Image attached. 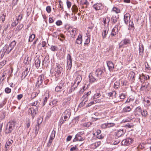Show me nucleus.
<instances>
[{
  "label": "nucleus",
  "mask_w": 151,
  "mask_h": 151,
  "mask_svg": "<svg viewBox=\"0 0 151 151\" xmlns=\"http://www.w3.org/2000/svg\"><path fill=\"white\" fill-rule=\"evenodd\" d=\"M16 122L14 120L8 122L6 126L4 132L7 135L12 132L15 127Z\"/></svg>",
  "instance_id": "obj_1"
},
{
  "label": "nucleus",
  "mask_w": 151,
  "mask_h": 151,
  "mask_svg": "<svg viewBox=\"0 0 151 151\" xmlns=\"http://www.w3.org/2000/svg\"><path fill=\"white\" fill-rule=\"evenodd\" d=\"M71 115L70 111L69 109H66L62 114V116L65 120H68Z\"/></svg>",
  "instance_id": "obj_2"
},
{
  "label": "nucleus",
  "mask_w": 151,
  "mask_h": 151,
  "mask_svg": "<svg viewBox=\"0 0 151 151\" xmlns=\"http://www.w3.org/2000/svg\"><path fill=\"white\" fill-rule=\"evenodd\" d=\"M104 73V70L100 69H97L95 72V76L97 77L98 79H101L103 76Z\"/></svg>",
  "instance_id": "obj_3"
},
{
  "label": "nucleus",
  "mask_w": 151,
  "mask_h": 151,
  "mask_svg": "<svg viewBox=\"0 0 151 151\" xmlns=\"http://www.w3.org/2000/svg\"><path fill=\"white\" fill-rule=\"evenodd\" d=\"M38 109L37 108H30L28 110L29 114H30L32 116V119H33L37 113Z\"/></svg>",
  "instance_id": "obj_4"
},
{
  "label": "nucleus",
  "mask_w": 151,
  "mask_h": 151,
  "mask_svg": "<svg viewBox=\"0 0 151 151\" xmlns=\"http://www.w3.org/2000/svg\"><path fill=\"white\" fill-rule=\"evenodd\" d=\"M93 7L96 11L99 10L104 9V4L101 3H98L94 4Z\"/></svg>",
  "instance_id": "obj_5"
},
{
  "label": "nucleus",
  "mask_w": 151,
  "mask_h": 151,
  "mask_svg": "<svg viewBox=\"0 0 151 151\" xmlns=\"http://www.w3.org/2000/svg\"><path fill=\"white\" fill-rule=\"evenodd\" d=\"M55 131L53 130L51 132L49 140L47 143V146L48 147H50L52 141L55 137Z\"/></svg>",
  "instance_id": "obj_6"
},
{
  "label": "nucleus",
  "mask_w": 151,
  "mask_h": 151,
  "mask_svg": "<svg viewBox=\"0 0 151 151\" xmlns=\"http://www.w3.org/2000/svg\"><path fill=\"white\" fill-rule=\"evenodd\" d=\"M70 97L64 99L63 100L62 106L64 108L67 107L70 104Z\"/></svg>",
  "instance_id": "obj_7"
},
{
  "label": "nucleus",
  "mask_w": 151,
  "mask_h": 151,
  "mask_svg": "<svg viewBox=\"0 0 151 151\" xmlns=\"http://www.w3.org/2000/svg\"><path fill=\"white\" fill-rule=\"evenodd\" d=\"M133 139L131 138H128L122 141L121 144L122 145L128 146L133 142Z\"/></svg>",
  "instance_id": "obj_8"
},
{
  "label": "nucleus",
  "mask_w": 151,
  "mask_h": 151,
  "mask_svg": "<svg viewBox=\"0 0 151 151\" xmlns=\"http://www.w3.org/2000/svg\"><path fill=\"white\" fill-rule=\"evenodd\" d=\"M44 78L45 76L43 74H41L39 76L37 82V84L38 85V87H40L41 85H42Z\"/></svg>",
  "instance_id": "obj_9"
},
{
  "label": "nucleus",
  "mask_w": 151,
  "mask_h": 151,
  "mask_svg": "<svg viewBox=\"0 0 151 151\" xmlns=\"http://www.w3.org/2000/svg\"><path fill=\"white\" fill-rule=\"evenodd\" d=\"M56 66L55 70L57 74V77H58L62 71L63 68L60 64H56Z\"/></svg>",
  "instance_id": "obj_10"
},
{
  "label": "nucleus",
  "mask_w": 151,
  "mask_h": 151,
  "mask_svg": "<svg viewBox=\"0 0 151 151\" xmlns=\"http://www.w3.org/2000/svg\"><path fill=\"white\" fill-rule=\"evenodd\" d=\"M119 23H118L112 29V31L111 34V35L112 36H114L116 35L118 32V27Z\"/></svg>",
  "instance_id": "obj_11"
},
{
  "label": "nucleus",
  "mask_w": 151,
  "mask_h": 151,
  "mask_svg": "<svg viewBox=\"0 0 151 151\" xmlns=\"http://www.w3.org/2000/svg\"><path fill=\"white\" fill-rule=\"evenodd\" d=\"M76 77L75 80L74 84H76L77 86L78 85L80 82L81 81L82 78L81 75L79 74L78 73L75 74Z\"/></svg>",
  "instance_id": "obj_12"
},
{
  "label": "nucleus",
  "mask_w": 151,
  "mask_h": 151,
  "mask_svg": "<svg viewBox=\"0 0 151 151\" xmlns=\"http://www.w3.org/2000/svg\"><path fill=\"white\" fill-rule=\"evenodd\" d=\"M131 16L129 13H126L124 16V19L125 23L127 24L130 19Z\"/></svg>",
  "instance_id": "obj_13"
},
{
  "label": "nucleus",
  "mask_w": 151,
  "mask_h": 151,
  "mask_svg": "<svg viewBox=\"0 0 151 151\" xmlns=\"http://www.w3.org/2000/svg\"><path fill=\"white\" fill-rule=\"evenodd\" d=\"M9 45H5L4 47L3 50H5V52L6 54H9L11 51L13 49Z\"/></svg>",
  "instance_id": "obj_14"
},
{
  "label": "nucleus",
  "mask_w": 151,
  "mask_h": 151,
  "mask_svg": "<svg viewBox=\"0 0 151 151\" xmlns=\"http://www.w3.org/2000/svg\"><path fill=\"white\" fill-rule=\"evenodd\" d=\"M126 95L125 93H121L119 96V97L120 99H121L120 100H117L116 99L115 100H114V104L117 103L119 102L120 101H123L124 99L126 98Z\"/></svg>",
  "instance_id": "obj_15"
},
{
  "label": "nucleus",
  "mask_w": 151,
  "mask_h": 151,
  "mask_svg": "<svg viewBox=\"0 0 151 151\" xmlns=\"http://www.w3.org/2000/svg\"><path fill=\"white\" fill-rule=\"evenodd\" d=\"M139 55L142 57L144 53V46L142 44L139 43Z\"/></svg>",
  "instance_id": "obj_16"
},
{
  "label": "nucleus",
  "mask_w": 151,
  "mask_h": 151,
  "mask_svg": "<svg viewBox=\"0 0 151 151\" xmlns=\"http://www.w3.org/2000/svg\"><path fill=\"white\" fill-rule=\"evenodd\" d=\"M110 21V17L108 16L106 17H104L103 18V21L104 25L105 26L106 25L107 26V27H108Z\"/></svg>",
  "instance_id": "obj_17"
},
{
  "label": "nucleus",
  "mask_w": 151,
  "mask_h": 151,
  "mask_svg": "<svg viewBox=\"0 0 151 151\" xmlns=\"http://www.w3.org/2000/svg\"><path fill=\"white\" fill-rule=\"evenodd\" d=\"M89 81L90 83H92L94 82L95 81H96L98 80V78H96L94 77L92 75L91 73H90L89 76Z\"/></svg>",
  "instance_id": "obj_18"
},
{
  "label": "nucleus",
  "mask_w": 151,
  "mask_h": 151,
  "mask_svg": "<svg viewBox=\"0 0 151 151\" xmlns=\"http://www.w3.org/2000/svg\"><path fill=\"white\" fill-rule=\"evenodd\" d=\"M119 17L115 16L113 15L111 18V23L112 24L116 23L118 21Z\"/></svg>",
  "instance_id": "obj_19"
},
{
  "label": "nucleus",
  "mask_w": 151,
  "mask_h": 151,
  "mask_svg": "<svg viewBox=\"0 0 151 151\" xmlns=\"http://www.w3.org/2000/svg\"><path fill=\"white\" fill-rule=\"evenodd\" d=\"M106 63L109 70L110 71H112L114 68V65L113 63L111 61H108Z\"/></svg>",
  "instance_id": "obj_20"
},
{
  "label": "nucleus",
  "mask_w": 151,
  "mask_h": 151,
  "mask_svg": "<svg viewBox=\"0 0 151 151\" xmlns=\"http://www.w3.org/2000/svg\"><path fill=\"white\" fill-rule=\"evenodd\" d=\"M109 30V28L108 27H106L104 29H103L102 32V37L103 39L105 38L108 33Z\"/></svg>",
  "instance_id": "obj_21"
},
{
  "label": "nucleus",
  "mask_w": 151,
  "mask_h": 151,
  "mask_svg": "<svg viewBox=\"0 0 151 151\" xmlns=\"http://www.w3.org/2000/svg\"><path fill=\"white\" fill-rule=\"evenodd\" d=\"M132 108L130 106H126L124 107L122 110V113H126L130 111Z\"/></svg>",
  "instance_id": "obj_22"
},
{
  "label": "nucleus",
  "mask_w": 151,
  "mask_h": 151,
  "mask_svg": "<svg viewBox=\"0 0 151 151\" xmlns=\"http://www.w3.org/2000/svg\"><path fill=\"white\" fill-rule=\"evenodd\" d=\"M63 85L64 83H60L55 88V91L58 92L63 90Z\"/></svg>",
  "instance_id": "obj_23"
},
{
  "label": "nucleus",
  "mask_w": 151,
  "mask_h": 151,
  "mask_svg": "<svg viewBox=\"0 0 151 151\" xmlns=\"http://www.w3.org/2000/svg\"><path fill=\"white\" fill-rule=\"evenodd\" d=\"M13 143V141L12 139L8 140L6 142L5 149L6 151L9 148V146Z\"/></svg>",
  "instance_id": "obj_24"
},
{
  "label": "nucleus",
  "mask_w": 151,
  "mask_h": 151,
  "mask_svg": "<svg viewBox=\"0 0 151 151\" xmlns=\"http://www.w3.org/2000/svg\"><path fill=\"white\" fill-rule=\"evenodd\" d=\"M30 69V67H29V68H28V67H27L24 71L22 73V78L23 77V78H25L26 76H27L29 70Z\"/></svg>",
  "instance_id": "obj_25"
},
{
  "label": "nucleus",
  "mask_w": 151,
  "mask_h": 151,
  "mask_svg": "<svg viewBox=\"0 0 151 151\" xmlns=\"http://www.w3.org/2000/svg\"><path fill=\"white\" fill-rule=\"evenodd\" d=\"M142 109H141L140 106L137 107L135 109L134 112L136 116L139 115L141 114Z\"/></svg>",
  "instance_id": "obj_26"
},
{
  "label": "nucleus",
  "mask_w": 151,
  "mask_h": 151,
  "mask_svg": "<svg viewBox=\"0 0 151 151\" xmlns=\"http://www.w3.org/2000/svg\"><path fill=\"white\" fill-rule=\"evenodd\" d=\"M35 67L37 68H38L40 66V61L39 59L38 58H35Z\"/></svg>",
  "instance_id": "obj_27"
},
{
  "label": "nucleus",
  "mask_w": 151,
  "mask_h": 151,
  "mask_svg": "<svg viewBox=\"0 0 151 151\" xmlns=\"http://www.w3.org/2000/svg\"><path fill=\"white\" fill-rule=\"evenodd\" d=\"M85 138L84 137H82L81 136H75V138L73 140V142H75L76 141H82L84 140Z\"/></svg>",
  "instance_id": "obj_28"
},
{
  "label": "nucleus",
  "mask_w": 151,
  "mask_h": 151,
  "mask_svg": "<svg viewBox=\"0 0 151 151\" xmlns=\"http://www.w3.org/2000/svg\"><path fill=\"white\" fill-rule=\"evenodd\" d=\"M82 42V36L79 35L78 36V37L76 39V43L78 44H81Z\"/></svg>",
  "instance_id": "obj_29"
},
{
  "label": "nucleus",
  "mask_w": 151,
  "mask_h": 151,
  "mask_svg": "<svg viewBox=\"0 0 151 151\" xmlns=\"http://www.w3.org/2000/svg\"><path fill=\"white\" fill-rule=\"evenodd\" d=\"M124 133V132L123 129H120L118 130L116 134L117 137H119L123 135Z\"/></svg>",
  "instance_id": "obj_30"
},
{
  "label": "nucleus",
  "mask_w": 151,
  "mask_h": 151,
  "mask_svg": "<svg viewBox=\"0 0 151 151\" xmlns=\"http://www.w3.org/2000/svg\"><path fill=\"white\" fill-rule=\"evenodd\" d=\"M100 101L99 100V99L96 100H94L93 101H91L86 106V107H88L90 106H91L92 105L96 104L97 102H100Z\"/></svg>",
  "instance_id": "obj_31"
},
{
  "label": "nucleus",
  "mask_w": 151,
  "mask_h": 151,
  "mask_svg": "<svg viewBox=\"0 0 151 151\" xmlns=\"http://www.w3.org/2000/svg\"><path fill=\"white\" fill-rule=\"evenodd\" d=\"M141 114L142 117L146 118L148 115V113L146 110H142Z\"/></svg>",
  "instance_id": "obj_32"
},
{
  "label": "nucleus",
  "mask_w": 151,
  "mask_h": 151,
  "mask_svg": "<svg viewBox=\"0 0 151 151\" xmlns=\"http://www.w3.org/2000/svg\"><path fill=\"white\" fill-rule=\"evenodd\" d=\"M31 105L32 106H36L35 108H37L40 106V103L38 102V101H36L33 102L32 103Z\"/></svg>",
  "instance_id": "obj_33"
},
{
  "label": "nucleus",
  "mask_w": 151,
  "mask_h": 151,
  "mask_svg": "<svg viewBox=\"0 0 151 151\" xmlns=\"http://www.w3.org/2000/svg\"><path fill=\"white\" fill-rule=\"evenodd\" d=\"M144 101L147 103L146 105L150 106L151 105V99L150 98H146L144 99Z\"/></svg>",
  "instance_id": "obj_34"
},
{
  "label": "nucleus",
  "mask_w": 151,
  "mask_h": 151,
  "mask_svg": "<svg viewBox=\"0 0 151 151\" xmlns=\"http://www.w3.org/2000/svg\"><path fill=\"white\" fill-rule=\"evenodd\" d=\"M76 28L72 29V28H70L69 29V32H70L72 35H75L76 33Z\"/></svg>",
  "instance_id": "obj_35"
},
{
  "label": "nucleus",
  "mask_w": 151,
  "mask_h": 151,
  "mask_svg": "<svg viewBox=\"0 0 151 151\" xmlns=\"http://www.w3.org/2000/svg\"><path fill=\"white\" fill-rule=\"evenodd\" d=\"M31 124V121L29 119H27L25 123V128H28L30 126Z\"/></svg>",
  "instance_id": "obj_36"
},
{
  "label": "nucleus",
  "mask_w": 151,
  "mask_h": 151,
  "mask_svg": "<svg viewBox=\"0 0 151 151\" xmlns=\"http://www.w3.org/2000/svg\"><path fill=\"white\" fill-rule=\"evenodd\" d=\"M92 123L91 122H85L83 123L82 125L84 127H89L91 125H92Z\"/></svg>",
  "instance_id": "obj_37"
},
{
  "label": "nucleus",
  "mask_w": 151,
  "mask_h": 151,
  "mask_svg": "<svg viewBox=\"0 0 151 151\" xmlns=\"http://www.w3.org/2000/svg\"><path fill=\"white\" fill-rule=\"evenodd\" d=\"M122 41L123 42V43H124V45H127L130 44V40L127 38L124 39Z\"/></svg>",
  "instance_id": "obj_38"
},
{
  "label": "nucleus",
  "mask_w": 151,
  "mask_h": 151,
  "mask_svg": "<svg viewBox=\"0 0 151 151\" xmlns=\"http://www.w3.org/2000/svg\"><path fill=\"white\" fill-rule=\"evenodd\" d=\"M6 17V14L5 13H2L1 16H0V19L2 21L3 23L4 22Z\"/></svg>",
  "instance_id": "obj_39"
},
{
  "label": "nucleus",
  "mask_w": 151,
  "mask_h": 151,
  "mask_svg": "<svg viewBox=\"0 0 151 151\" xmlns=\"http://www.w3.org/2000/svg\"><path fill=\"white\" fill-rule=\"evenodd\" d=\"M63 117L62 116L60 118L59 122L58 123V125L60 126V127L61 126L62 124L64 123L65 121H66V120H65V119H64Z\"/></svg>",
  "instance_id": "obj_40"
},
{
  "label": "nucleus",
  "mask_w": 151,
  "mask_h": 151,
  "mask_svg": "<svg viewBox=\"0 0 151 151\" xmlns=\"http://www.w3.org/2000/svg\"><path fill=\"white\" fill-rule=\"evenodd\" d=\"M87 101V99H86L85 100H82V102H81L79 105L78 107L79 108H81L83 106H84L86 102Z\"/></svg>",
  "instance_id": "obj_41"
},
{
  "label": "nucleus",
  "mask_w": 151,
  "mask_h": 151,
  "mask_svg": "<svg viewBox=\"0 0 151 151\" xmlns=\"http://www.w3.org/2000/svg\"><path fill=\"white\" fill-rule=\"evenodd\" d=\"M16 44V42L15 40H14L12 41L9 45L11 47V48L14 49V47L15 46Z\"/></svg>",
  "instance_id": "obj_42"
},
{
  "label": "nucleus",
  "mask_w": 151,
  "mask_h": 151,
  "mask_svg": "<svg viewBox=\"0 0 151 151\" xmlns=\"http://www.w3.org/2000/svg\"><path fill=\"white\" fill-rule=\"evenodd\" d=\"M35 37V35L34 34L31 35L29 37V41L32 42L33 41Z\"/></svg>",
  "instance_id": "obj_43"
},
{
  "label": "nucleus",
  "mask_w": 151,
  "mask_h": 151,
  "mask_svg": "<svg viewBox=\"0 0 151 151\" xmlns=\"http://www.w3.org/2000/svg\"><path fill=\"white\" fill-rule=\"evenodd\" d=\"M129 76L130 77L131 79L133 80L135 77L134 73L133 72H131L129 74Z\"/></svg>",
  "instance_id": "obj_44"
},
{
  "label": "nucleus",
  "mask_w": 151,
  "mask_h": 151,
  "mask_svg": "<svg viewBox=\"0 0 151 151\" xmlns=\"http://www.w3.org/2000/svg\"><path fill=\"white\" fill-rule=\"evenodd\" d=\"M112 10L115 12L116 13L118 14L120 12V10L118 8L114 7L113 8Z\"/></svg>",
  "instance_id": "obj_45"
},
{
  "label": "nucleus",
  "mask_w": 151,
  "mask_h": 151,
  "mask_svg": "<svg viewBox=\"0 0 151 151\" xmlns=\"http://www.w3.org/2000/svg\"><path fill=\"white\" fill-rule=\"evenodd\" d=\"M67 62L72 61V58L71 55L69 54H68L66 57Z\"/></svg>",
  "instance_id": "obj_46"
},
{
  "label": "nucleus",
  "mask_w": 151,
  "mask_h": 151,
  "mask_svg": "<svg viewBox=\"0 0 151 151\" xmlns=\"http://www.w3.org/2000/svg\"><path fill=\"white\" fill-rule=\"evenodd\" d=\"M68 69L70 70L72 67V61L67 62Z\"/></svg>",
  "instance_id": "obj_47"
},
{
  "label": "nucleus",
  "mask_w": 151,
  "mask_h": 151,
  "mask_svg": "<svg viewBox=\"0 0 151 151\" xmlns=\"http://www.w3.org/2000/svg\"><path fill=\"white\" fill-rule=\"evenodd\" d=\"M120 85V83L119 81H116V82L114 84V87L116 89L118 88Z\"/></svg>",
  "instance_id": "obj_48"
},
{
  "label": "nucleus",
  "mask_w": 151,
  "mask_h": 151,
  "mask_svg": "<svg viewBox=\"0 0 151 151\" xmlns=\"http://www.w3.org/2000/svg\"><path fill=\"white\" fill-rule=\"evenodd\" d=\"M17 19L16 20H15L12 24V26L13 27L16 26L19 23Z\"/></svg>",
  "instance_id": "obj_49"
},
{
  "label": "nucleus",
  "mask_w": 151,
  "mask_h": 151,
  "mask_svg": "<svg viewBox=\"0 0 151 151\" xmlns=\"http://www.w3.org/2000/svg\"><path fill=\"white\" fill-rule=\"evenodd\" d=\"M23 26L24 25L23 24H20L17 26L16 29L18 31L20 30L23 27Z\"/></svg>",
  "instance_id": "obj_50"
},
{
  "label": "nucleus",
  "mask_w": 151,
  "mask_h": 151,
  "mask_svg": "<svg viewBox=\"0 0 151 151\" xmlns=\"http://www.w3.org/2000/svg\"><path fill=\"white\" fill-rule=\"evenodd\" d=\"M107 126L108 128H110L111 127H113L115 125V124L113 123H107Z\"/></svg>",
  "instance_id": "obj_51"
},
{
  "label": "nucleus",
  "mask_w": 151,
  "mask_h": 151,
  "mask_svg": "<svg viewBox=\"0 0 151 151\" xmlns=\"http://www.w3.org/2000/svg\"><path fill=\"white\" fill-rule=\"evenodd\" d=\"M38 93L37 92H34L32 93L31 96L32 99H34L38 95Z\"/></svg>",
  "instance_id": "obj_52"
},
{
  "label": "nucleus",
  "mask_w": 151,
  "mask_h": 151,
  "mask_svg": "<svg viewBox=\"0 0 151 151\" xmlns=\"http://www.w3.org/2000/svg\"><path fill=\"white\" fill-rule=\"evenodd\" d=\"M148 83L147 82H146L145 83H143L142 85V88H146L147 87Z\"/></svg>",
  "instance_id": "obj_53"
},
{
  "label": "nucleus",
  "mask_w": 151,
  "mask_h": 151,
  "mask_svg": "<svg viewBox=\"0 0 151 151\" xmlns=\"http://www.w3.org/2000/svg\"><path fill=\"white\" fill-rule=\"evenodd\" d=\"M100 95H101L99 93H96L94 95L93 97V99H94L98 98L99 97Z\"/></svg>",
  "instance_id": "obj_54"
},
{
  "label": "nucleus",
  "mask_w": 151,
  "mask_h": 151,
  "mask_svg": "<svg viewBox=\"0 0 151 151\" xmlns=\"http://www.w3.org/2000/svg\"><path fill=\"white\" fill-rule=\"evenodd\" d=\"M5 91L6 93H9L11 92V89L8 87H7L5 89Z\"/></svg>",
  "instance_id": "obj_55"
},
{
  "label": "nucleus",
  "mask_w": 151,
  "mask_h": 151,
  "mask_svg": "<svg viewBox=\"0 0 151 151\" xmlns=\"http://www.w3.org/2000/svg\"><path fill=\"white\" fill-rule=\"evenodd\" d=\"M72 9L73 11L76 12H77L78 11V8L76 6H73L72 8Z\"/></svg>",
  "instance_id": "obj_56"
},
{
  "label": "nucleus",
  "mask_w": 151,
  "mask_h": 151,
  "mask_svg": "<svg viewBox=\"0 0 151 151\" xmlns=\"http://www.w3.org/2000/svg\"><path fill=\"white\" fill-rule=\"evenodd\" d=\"M77 150L78 149L77 148V145H75V146L71 147L70 149V151H77Z\"/></svg>",
  "instance_id": "obj_57"
},
{
  "label": "nucleus",
  "mask_w": 151,
  "mask_h": 151,
  "mask_svg": "<svg viewBox=\"0 0 151 151\" xmlns=\"http://www.w3.org/2000/svg\"><path fill=\"white\" fill-rule=\"evenodd\" d=\"M46 10L48 13H50L51 10V7L50 6H47L46 8Z\"/></svg>",
  "instance_id": "obj_58"
},
{
  "label": "nucleus",
  "mask_w": 151,
  "mask_h": 151,
  "mask_svg": "<svg viewBox=\"0 0 151 151\" xmlns=\"http://www.w3.org/2000/svg\"><path fill=\"white\" fill-rule=\"evenodd\" d=\"M133 126V124L131 123H129L125 125V126L128 128H131Z\"/></svg>",
  "instance_id": "obj_59"
},
{
  "label": "nucleus",
  "mask_w": 151,
  "mask_h": 151,
  "mask_svg": "<svg viewBox=\"0 0 151 151\" xmlns=\"http://www.w3.org/2000/svg\"><path fill=\"white\" fill-rule=\"evenodd\" d=\"M6 64L5 60H3L0 63V68H2V66H4Z\"/></svg>",
  "instance_id": "obj_60"
},
{
  "label": "nucleus",
  "mask_w": 151,
  "mask_h": 151,
  "mask_svg": "<svg viewBox=\"0 0 151 151\" xmlns=\"http://www.w3.org/2000/svg\"><path fill=\"white\" fill-rule=\"evenodd\" d=\"M57 103V101L56 100H54L52 101L51 102H50L49 104L50 105H51V104H52V105H55Z\"/></svg>",
  "instance_id": "obj_61"
},
{
  "label": "nucleus",
  "mask_w": 151,
  "mask_h": 151,
  "mask_svg": "<svg viewBox=\"0 0 151 151\" xmlns=\"http://www.w3.org/2000/svg\"><path fill=\"white\" fill-rule=\"evenodd\" d=\"M142 77L144 78V80H146L149 79L150 78L149 76L148 75L145 76L144 74H142Z\"/></svg>",
  "instance_id": "obj_62"
},
{
  "label": "nucleus",
  "mask_w": 151,
  "mask_h": 151,
  "mask_svg": "<svg viewBox=\"0 0 151 151\" xmlns=\"http://www.w3.org/2000/svg\"><path fill=\"white\" fill-rule=\"evenodd\" d=\"M90 42V39L88 38H87L86 39L85 42L84 43V44L85 45H88V44Z\"/></svg>",
  "instance_id": "obj_63"
},
{
  "label": "nucleus",
  "mask_w": 151,
  "mask_h": 151,
  "mask_svg": "<svg viewBox=\"0 0 151 151\" xmlns=\"http://www.w3.org/2000/svg\"><path fill=\"white\" fill-rule=\"evenodd\" d=\"M82 4H85L86 6L88 5V3L87 0H83L82 1Z\"/></svg>",
  "instance_id": "obj_64"
}]
</instances>
